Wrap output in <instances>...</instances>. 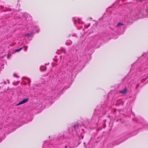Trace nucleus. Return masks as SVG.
I'll use <instances>...</instances> for the list:
<instances>
[{
	"label": "nucleus",
	"mask_w": 148,
	"mask_h": 148,
	"mask_svg": "<svg viewBox=\"0 0 148 148\" xmlns=\"http://www.w3.org/2000/svg\"><path fill=\"white\" fill-rule=\"evenodd\" d=\"M136 63H134L132 65L130 74H132V77H134V79H136L137 78L138 80L140 79L141 77L145 76L147 74V72L146 73V71L148 67V65L146 63L143 64L137 71L136 68L134 67V65Z\"/></svg>",
	"instance_id": "nucleus-1"
},
{
	"label": "nucleus",
	"mask_w": 148,
	"mask_h": 148,
	"mask_svg": "<svg viewBox=\"0 0 148 148\" xmlns=\"http://www.w3.org/2000/svg\"><path fill=\"white\" fill-rule=\"evenodd\" d=\"M97 110V108L95 110L94 114L93 115L91 120L89 121V123H92L98 125L101 123V119L102 114L100 112H98Z\"/></svg>",
	"instance_id": "nucleus-2"
},
{
	"label": "nucleus",
	"mask_w": 148,
	"mask_h": 148,
	"mask_svg": "<svg viewBox=\"0 0 148 148\" xmlns=\"http://www.w3.org/2000/svg\"><path fill=\"white\" fill-rule=\"evenodd\" d=\"M27 30L29 33L25 34V36L26 37H29L34 33V31L38 32L39 29L38 26H30L27 27Z\"/></svg>",
	"instance_id": "nucleus-3"
},
{
	"label": "nucleus",
	"mask_w": 148,
	"mask_h": 148,
	"mask_svg": "<svg viewBox=\"0 0 148 148\" xmlns=\"http://www.w3.org/2000/svg\"><path fill=\"white\" fill-rule=\"evenodd\" d=\"M17 17L18 19H21L23 21H28L30 18V16L26 13H21Z\"/></svg>",
	"instance_id": "nucleus-4"
},
{
	"label": "nucleus",
	"mask_w": 148,
	"mask_h": 148,
	"mask_svg": "<svg viewBox=\"0 0 148 148\" xmlns=\"http://www.w3.org/2000/svg\"><path fill=\"white\" fill-rule=\"evenodd\" d=\"M78 128V125L77 123L74 124L69 129V132L70 134L75 135L77 134V130Z\"/></svg>",
	"instance_id": "nucleus-5"
},
{
	"label": "nucleus",
	"mask_w": 148,
	"mask_h": 148,
	"mask_svg": "<svg viewBox=\"0 0 148 148\" xmlns=\"http://www.w3.org/2000/svg\"><path fill=\"white\" fill-rule=\"evenodd\" d=\"M115 101H116V103L115 105L116 106H119L120 105H123L124 104V102L122 101V99H119V97L116 98Z\"/></svg>",
	"instance_id": "nucleus-6"
},
{
	"label": "nucleus",
	"mask_w": 148,
	"mask_h": 148,
	"mask_svg": "<svg viewBox=\"0 0 148 148\" xmlns=\"http://www.w3.org/2000/svg\"><path fill=\"white\" fill-rule=\"evenodd\" d=\"M124 24L122 22H119L117 25L115 26V28L117 29L118 31H119L121 29V27L123 26Z\"/></svg>",
	"instance_id": "nucleus-7"
},
{
	"label": "nucleus",
	"mask_w": 148,
	"mask_h": 148,
	"mask_svg": "<svg viewBox=\"0 0 148 148\" xmlns=\"http://www.w3.org/2000/svg\"><path fill=\"white\" fill-rule=\"evenodd\" d=\"M81 19L80 18H78L77 19L76 18H74L73 19V20L74 24L75 25H76L77 21V23L79 24H82L84 23V22L82 21H81Z\"/></svg>",
	"instance_id": "nucleus-8"
},
{
	"label": "nucleus",
	"mask_w": 148,
	"mask_h": 148,
	"mask_svg": "<svg viewBox=\"0 0 148 148\" xmlns=\"http://www.w3.org/2000/svg\"><path fill=\"white\" fill-rule=\"evenodd\" d=\"M119 92L122 93L123 95L126 94L127 93V88L125 86L123 90L119 91Z\"/></svg>",
	"instance_id": "nucleus-9"
},
{
	"label": "nucleus",
	"mask_w": 148,
	"mask_h": 148,
	"mask_svg": "<svg viewBox=\"0 0 148 148\" xmlns=\"http://www.w3.org/2000/svg\"><path fill=\"white\" fill-rule=\"evenodd\" d=\"M147 54L145 53L142 55V56L138 58V61H140L142 63H143L144 62V60L143 59V58H144L146 56Z\"/></svg>",
	"instance_id": "nucleus-10"
},
{
	"label": "nucleus",
	"mask_w": 148,
	"mask_h": 148,
	"mask_svg": "<svg viewBox=\"0 0 148 148\" xmlns=\"http://www.w3.org/2000/svg\"><path fill=\"white\" fill-rule=\"evenodd\" d=\"M29 99L28 98H25L23 99L21 102L19 103L17 105H19L25 103L27 102L29 100Z\"/></svg>",
	"instance_id": "nucleus-11"
},
{
	"label": "nucleus",
	"mask_w": 148,
	"mask_h": 148,
	"mask_svg": "<svg viewBox=\"0 0 148 148\" xmlns=\"http://www.w3.org/2000/svg\"><path fill=\"white\" fill-rule=\"evenodd\" d=\"M72 42L70 40H68L66 41V44L67 45H69L71 44Z\"/></svg>",
	"instance_id": "nucleus-12"
},
{
	"label": "nucleus",
	"mask_w": 148,
	"mask_h": 148,
	"mask_svg": "<svg viewBox=\"0 0 148 148\" xmlns=\"http://www.w3.org/2000/svg\"><path fill=\"white\" fill-rule=\"evenodd\" d=\"M23 48V47H21L19 49H16L15 50V51L16 52H18L19 51L21 50Z\"/></svg>",
	"instance_id": "nucleus-13"
},
{
	"label": "nucleus",
	"mask_w": 148,
	"mask_h": 148,
	"mask_svg": "<svg viewBox=\"0 0 148 148\" xmlns=\"http://www.w3.org/2000/svg\"><path fill=\"white\" fill-rule=\"evenodd\" d=\"M61 50L62 52L64 53H65V50L64 48H62L61 49Z\"/></svg>",
	"instance_id": "nucleus-14"
},
{
	"label": "nucleus",
	"mask_w": 148,
	"mask_h": 148,
	"mask_svg": "<svg viewBox=\"0 0 148 148\" xmlns=\"http://www.w3.org/2000/svg\"><path fill=\"white\" fill-rule=\"evenodd\" d=\"M140 84L139 83L137 84L136 85V89H138V87L139 86Z\"/></svg>",
	"instance_id": "nucleus-15"
},
{
	"label": "nucleus",
	"mask_w": 148,
	"mask_h": 148,
	"mask_svg": "<svg viewBox=\"0 0 148 148\" xmlns=\"http://www.w3.org/2000/svg\"><path fill=\"white\" fill-rule=\"evenodd\" d=\"M23 47V48L25 47L26 48L25 49V51H27V46H25Z\"/></svg>",
	"instance_id": "nucleus-16"
},
{
	"label": "nucleus",
	"mask_w": 148,
	"mask_h": 148,
	"mask_svg": "<svg viewBox=\"0 0 148 148\" xmlns=\"http://www.w3.org/2000/svg\"><path fill=\"white\" fill-rule=\"evenodd\" d=\"M42 67L44 68V69H43V71H45L46 70V68L45 66H42Z\"/></svg>",
	"instance_id": "nucleus-17"
},
{
	"label": "nucleus",
	"mask_w": 148,
	"mask_h": 148,
	"mask_svg": "<svg viewBox=\"0 0 148 148\" xmlns=\"http://www.w3.org/2000/svg\"><path fill=\"white\" fill-rule=\"evenodd\" d=\"M71 35H70L69 36H70ZM71 35H72V36H77L76 34H72Z\"/></svg>",
	"instance_id": "nucleus-18"
},
{
	"label": "nucleus",
	"mask_w": 148,
	"mask_h": 148,
	"mask_svg": "<svg viewBox=\"0 0 148 148\" xmlns=\"http://www.w3.org/2000/svg\"><path fill=\"white\" fill-rule=\"evenodd\" d=\"M13 75H14V76L15 77H18V76H17V75L16 74H15V73H14L13 74Z\"/></svg>",
	"instance_id": "nucleus-19"
},
{
	"label": "nucleus",
	"mask_w": 148,
	"mask_h": 148,
	"mask_svg": "<svg viewBox=\"0 0 148 148\" xmlns=\"http://www.w3.org/2000/svg\"><path fill=\"white\" fill-rule=\"evenodd\" d=\"M110 28L111 29H112V30H114V31H115L116 30L115 29H114V28H112V27H111V26H110Z\"/></svg>",
	"instance_id": "nucleus-20"
},
{
	"label": "nucleus",
	"mask_w": 148,
	"mask_h": 148,
	"mask_svg": "<svg viewBox=\"0 0 148 148\" xmlns=\"http://www.w3.org/2000/svg\"><path fill=\"white\" fill-rule=\"evenodd\" d=\"M3 83L4 84H7L6 82L5 81H4L3 82Z\"/></svg>",
	"instance_id": "nucleus-21"
},
{
	"label": "nucleus",
	"mask_w": 148,
	"mask_h": 148,
	"mask_svg": "<svg viewBox=\"0 0 148 148\" xmlns=\"http://www.w3.org/2000/svg\"><path fill=\"white\" fill-rule=\"evenodd\" d=\"M50 98V97H47V98H46L45 99H49Z\"/></svg>",
	"instance_id": "nucleus-22"
},
{
	"label": "nucleus",
	"mask_w": 148,
	"mask_h": 148,
	"mask_svg": "<svg viewBox=\"0 0 148 148\" xmlns=\"http://www.w3.org/2000/svg\"><path fill=\"white\" fill-rule=\"evenodd\" d=\"M7 82H8V84H9V83H10V82H9V81L8 80H7Z\"/></svg>",
	"instance_id": "nucleus-23"
},
{
	"label": "nucleus",
	"mask_w": 148,
	"mask_h": 148,
	"mask_svg": "<svg viewBox=\"0 0 148 148\" xmlns=\"http://www.w3.org/2000/svg\"><path fill=\"white\" fill-rule=\"evenodd\" d=\"M48 147H51V146H50V145H49L48 146Z\"/></svg>",
	"instance_id": "nucleus-24"
},
{
	"label": "nucleus",
	"mask_w": 148,
	"mask_h": 148,
	"mask_svg": "<svg viewBox=\"0 0 148 148\" xmlns=\"http://www.w3.org/2000/svg\"><path fill=\"white\" fill-rule=\"evenodd\" d=\"M65 148H66L67 147V146L66 145L65 146Z\"/></svg>",
	"instance_id": "nucleus-25"
},
{
	"label": "nucleus",
	"mask_w": 148,
	"mask_h": 148,
	"mask_svg": "<svg viewBox=\"0 0 148 148\" xmlns=\"http://www.w3.org/2000/svg\"><path fill=\"white\" fill-rule=\"evenodd\" d=\"M46 145V143H44V145Z\"/></svg>",
	"instance_id": "nucleus-26"
},
{
	"label": "nucleus",
	"mask_w": 148,
	"mask_h": 148,
	"mask_svg": "<svg viewBox=\"0 0 148 148\" xmlns=\"http://www.w3.org/2000/svg\"><path fill=\"white\" fill-rule=\"evenodd\" d=\"M120 143H117L116 145H117L119 144Z\"/></svg>",
	"instance_id": "nucleus-27"
},
{
	"label": "nucleus",
	"mask_w": 148,
	"mask_h": 148,
	"mask_svg": "<svg viewBox=\"0 0 148 148\" xmlns=\"http://www.w3.org/2000/svg\"><path fill=\"white\" fill-rule=\"evenodd\" d=\"M8 58H9V55H8Z\"/></svg>",
	"instance_id": "nucleus-28"
},
{
	"label": "nucleus",
	"mask_w": 148,
	"mask_h": 148,
	"mask_svg": "<svg viewBox=\"0 0 148 148\" xmlns=\"http://www.w3.org/2000/svg\"><path fill=\"white\" fill-rule=\"evenodd\" d=\"M64 88H63V89H62V90H64Z\"/></svg>",
	"instance_id": "nucleus-29"
},
{
	"label": "nucleus",
	"mask_w": 148,
	"mask_h": 148,
	"mask_svg": "<svg viewBox=\"0 0 148 148\" xmlns=\"http://www.w3.org/2000/svg\"><path fill=\"white\" fill-rule=\"evenodd\" d=\"M3 84V82H2V83H0V84Z\"/></svg>",
	"instance_id": "nucleus-30"
},
{
	"label": "nucleus",
	"mask_w": 148,
	"mask_h": 148,
	"mask_svg": "<svg viewBox=\"0 0 148 148\" xmlns=\"http://www.w3.org/2000/svg\"><path fill=\"white\" fill-rule=\"evenodd\" d=\"M29 84L30 85V82H29Z\"/></svg>",
	"instance_id": "nucleus-31"
}]
</instances>
